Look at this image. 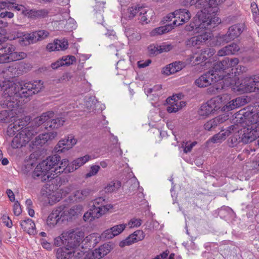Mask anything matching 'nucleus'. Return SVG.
Returning <instances> with one entry per match:
<instances>
[{
    "label": "nucleus",
    "mask_w": 259,
    "mask_h": 259,
    "mask_svg": "<svg viewBox=\"0 0 259 259\" xmlns=\"http://www.w3.org/2000/svg\"><path fill=\"white\" fill-rule=\"evenodd\" d=\"M22 129V127H20V124L17 125V122H13L10 124L7 130V134L10 136H12L15 134V133L17 131Z\"/></svg>",
    "instance_id": "nucleus-46"
},
{
    "label": "nucleus",
    "mask_w": 259,
    "mask_h": 259,
    "mask_svg": "<svg viewBox=\"0 0 259 259\" xmlns=\"http://www.w3.org/2000/svg\"><path fill=\"white\" fill-rule=\"evenodd\" d=\"M223 2V0H204V8L197 12L190 24L186 26V29L189 31L195 30L199 32L200 30L214 28L221 22L219 17L216 16L218 11L217 6Z\"/></svg>",
    "instance_id": "nucleus-2"
},
{
    "label": "nucleus",
    "mask_w": 259,
    "mask_h": 259,
    "mask_svg": "<svg viewBox=\"0 0 259 259\" xmlns=\"http://www.w3.org/2000/svg\"><path fill=\"white\" fill-rule=\"evenodd\" d=\"M17 37L19 38V42L22 46H26L36 42V36L33 32L25 33L22 36H18Z\"/></svg>",
    "instance_id": "nucleus-30"
},
{
    "label": "nucleus",
    "mask_w": 259,
    "mask_h": 259,
    "mask_svg": "<svg viewBox=\"0 0 259 259\" xmlns=\"http://www.w3.org/2000/svg\"><path fill=\"white\" fill-rule=\"evenodd\" d=\"M8 109V108H7ZM15 108L13 110H11L8 108L9 111L4 110L0 112V121L4 123H7L12 121L11 119L13 117L12 116L13 113H11Z\"/></svg>",
    "instance_id": "nucleus-38"
},
{
    "label": "nucleus",
    "mask_w": 259,
    "mask_h": 259,
    "mask_svg": "<svg viewBox=\"0 0 259 259\" xmlns=\"http://www.w3.org/2000/svg\"><path fill=\"white\" fill-rule=\"evenodd\" d=\"M114 237L115 235L113 233V230H111V228L105 230L101 234V238L104 239H110Z\"/></svg>",
    "instance_id": "nucleus-54"
},
{
    "label": "nucleus",
    "mask_w": 259,
    "mask_h": 259,
    "mask_svg": "<svg viewBox=\"0 0 259 259\" xmlns=\"http://www.w3.org/2000/svg\"><path fill=\"white\" fill-rule=\"evenodd\" d=\"M67 218L66 212L63 211V207H59L53 210L48 216L47 224L50 228H52L60 221L63 222Z\"/></svg>",
    "instance_id": "nucleus-14"
},
{
    "label": "nucleus",
    "mask_w": 259,
    "mask_h": 259,
    "mask_svg": "<svg viewBox=\"0 0 259 259\" xmlns=\"http://www.w3.org/2000/svg\"><path fill=\"white\" fill-rule=\"evenodd\" d=\"M157 51L158 53H161L164 52H168L172 49V46L170 44H163L161 45L157 46Z\"/></svg>",
    "instance_id": "nucleus-53"
},
{
    "label": "nucleus",
    "mask_w": 259,
    "mask_h": 259,
    "mask_svg": "<svg viewBox=\"0 0 259 259\" xmlns=\"http://www.w3.org/2000/svg\"><path fill=\"white\" fill-rule=\"evenodd\" d=\"M68 235H69V234L68 233H66V232H63L60 236L54 239V245L56 246H61L62 245H64L65 246H66V238Z\"/></svg>",
    "instance_id": "nucleus-41"
},
{
    "label": "nucleus",
    "mask_w": 259,
    "mask_h": 259,
    "mask_svg": "<svg viewBox=\"0 0 259 259\" xmlns=\"http://www.w3.org/2000/svg\"><path fill=\"white\" fill-rule=\"evenodd\" d=\"M104 257L101 251L99 250V247L94 249L93 251H90L86 254V259H100Z\"/></svg>",
    "instance_id": "nucleus-43"
},
{
    "label": "nucleus",
    "mask_w": 259,
    "mask_h": 259,
    "mask_svg": "<svg viewBox=\"0 0 259 259\" xmlns=\"http://www.w3.org/2000/svg\"><path fill=\"white\" fill-rule=\"evenodd\" d=\"M115 247V245L112 242H109L105 243L101 245L99 247V250L101 251L102 254L104 256L109 253Z\"/></svg>",
    "instance_id": "nucleus-45"
},
{
    "label": "nucleus",
    "mask_w": 259,
    "mask_h": 259,
    "mask_svg": "<svg viewBox=\"0 0 259 259\" xmlns=\"http://www.w3.org/2000/svg\"><path fill=\"white\" fill-rule=\"evenodd\" d=\"M240 50L239 46L234 42L229 45L226 46L220 49L218 52V55L219 56H224L227 55H234Z\"/></svg>",
    "instance_id": "nucleus-25"
},
{
    "label": "nucleus",
    "mask_w": 259,
    "mask_h": 259,
    "mask_svg": "<svg viewBox=\"0 0 259 259\" xmlns=\"http://www.w3.org/2000/svg\"><path fill=\"white\" fill-rule=\"evenodd\" d=\"M33 32L34 35L36 36V42L38 41L45 39L49 35V32L44 30L33 31Z\"/></svg>",
    "instance_id": "nucleus-47"
},
{
    "label": "nucleus",
    "mask_w": 259,
    "mask_h": 259,
    "mask_svg": "<svg viewBox=\"0 0 259 259\" xmlns=\"http://www.w3.org/2000/svg\"><path fill=\"white\" fill-rule=\"evenodd\" d=\"M214 113L213 109L207 101V103L203 104L200 107L198 111V114L201 116H207L209 114Z\"/></svg>",
    "instance_id": "nucleus-39"
},
{
    "label": "nucleus",
    "mask_w": 259,
    "mask_h": 259,
    "mask_svg": "<svg viewBox=\"0 0 259 259\" xmlns=\"http://www.w3.org/2000/svg\"><path fill=\"white\" fill-rule=\"evenodd\" d=\"M57 136V133L55 131L40 134L36 137L34 144L36 145L42 146L48 141L54 139Z\"/></svg>",
    "instance_id": "nucleus-24"
},
{
    "label": "nucleus",
    "mask_w": 259,
    "mask_h": 259,
    "mask_svg": "<svg viewBox=\"0 0 259 259\" xmlns=\"http://www.w3.org/2000/svg\"><path fill=\"white\" fill-rule=\"evenodd\" d=\"M227 116L221 115L209 120L204 125L205 130L210 131L217 127L219 124L224 122L227 119Z\"/></svg>",
    "instance_id": "nucleus-26"
},
{
    "label": "nucleus",
    "mask_w": 259,
    "mask_h": 259,
    "mask_svg": "<svg viewBox=\"0 0 259 259\" xmlns=\"http://www.w3.org/2000/svg\"><path fill=\"white\" fill-rule=\"evenodd\" d=\"M196 143H197L196 142H192L191 144L187 143L185 146H183L184 148V152L186 153L190 152Z\"/></svg>",
    "instance_id": "nucleus-62"
},
{
    "label": "nucleus",
    "mask_w": 259,
    "mask_h": 259,
    "mask_svg": "<svg viewBox=\"0 0 259 259\" xmlns=\"http://www.w3.org/2000/svg\"><path fill=\"white\" fill-rule=\"evenodd\" d=\"M27 54L22 52H16L14 45L4 42L0 39V64L23 59Z\"/></svg>",
    "instance_id": "nucleus-6"
},
{
    "label": "nucleus",
    "mask_w": 259,
    "mask_h": 259,
    "mask_svg": "<svg viewBox=\"0 0 259 259\" xmlns=\"http://www.w3.org/2000/svg\"><path fill=\"white\" fill-rule=\"evenodd\" d=\"M32 14H33V15L35 17H44L48 15V12L45 9H41L34 11Z\"/></svg>",
    "instance_id": "nucleus-57"
},
{
    "label": "nucleus",
    "mask_w": 259,
    "mask_h": 259,
    "mask_svg": "<svg viewBox=\"0 0 259 259\" xmlns=\"http://www.w3.org/2000/svg\"><path fill=\"white\" fill-rule=\"evenodd\" d=\"M61 157L57 154L49 156L43 160L35 167L33 172V177H44L47 176V178H58L59 175L64 174L61 172L56 173L55 170L63 165L60 164L59 167H56L60 161Z\"/></svg>",
    "instance_id": "nucleus-4"
},
{
    "label": "nucleus",
    "mask_w": 259,
    "mask_h": 259,
    "mask_svg": "<svg viewBox=\"0 0 259 259\" xmlns=\"http://www.w3.org/2000/svg\"><path fill=\"white\" fill-rule=\"evenodd\" d=\"M142 222L141 219L134 218L131 219L126 225L127 226H128L130 228L139 227L141 225Z\"/></svg>",
    "instance_id": "nucleus-51"
},
{
    "label": "nucleus",
    "mask_w": 259,
    "mask_h": 259,
    "mask_svg": "<svg viewBox=\"0 0 259 259\" xmlns=\"http://www.w3.org/2000/svg\"><path fill=\"white\" fill-rule=\"evenodd\" d=\"M90 156L86 155L83 157L78 158L70 164H68V160L67 159H62L61 161V164L63 166L56 169L55 172L56 173H60L62 172H64V174L72 172L85 163L90 160Z\"/></svg>",
    "instance_id": "nucleus-9"
},
{
    "label": "nucleus",
    "mask_w": 259,
    "mask_h": 259,
    "mask_svg": "<svg viewBox=\"0 0 259 259\" xmlns=\"http://www.w3.org/2000/svg\"><path fill=\"white\" fill-rule=\"evenodd\" d=\"M63 208V211L66 212L67 218L66 220H67L68 218H71L72 217L77 215L81 213L82 210V206L80 205H76L72 206L68 210L65 209L64 208Z\"/></svg>",
    "instance_id": "nucleus-36"
},
{
    "label": "nucleus",
    "mask_w": 259,
    "mask_h": 259,
    "mask_svg": "<svg viewBox=\"0 0 259 259\" xmlns=\"http://www.w3.org/2000/svg\"><path fill=\"white\" fill-rule=\"evenodd\" d=\"M151 63V60L148 59L146 61H139L138 62L137 64L139 68H145L150 65Z\"/></svg>",
    "instance_id": "nucleus-61"
},
{
    "label": "nucleus",
    "mask_w": 259,
    "mask_h": 259,
    "mask_svg": "<svg viewBox=\"0 0 259 259\" xmlns=\"http://www.w3.org/2000/svg\"><path fill=\"white\" fill-rule=\"evenodd\" d=\"M100 167L98 165H93L91 167L89 172L86 174L87 178L95 176L99 171Z\"/></svg>",
    "instance_id": "nucleus-56"
},
{
    "label": "nucleus",
    "mask_w": 259,
    "mask_h": 259,
    "mask_svg": "<svg viewBox=\"0 0 259 259\" xmlns=\"http://www.w3.org/2000/svg\"><path fill=\"white\" fill-rule=\"evenodd\" d=\"M64 66H69L72 64L75 61V57L73 56H67L63 57L61 59Z\"/></svg>",
    "instance_id": "nucleus-49"
},
{
    "label": "nucleus",
    "mask_w": 259,
    "mask_h": 259,
    "mask_svg": "<svg viewBox=\"0 0 259 259\" xmlns=\"http://www.w3.org/2000/svg\"><path fill=\"white\" fill-rule=\"evenodd\" d=\"M254 82L255 77H246L242 80L241 82L236 86L237 91L242 93H251L254 91Z\"/></svg>",
    "instance_id": "nucleus-20"
},
{
    "label": "nucleus",
    "mask_w": 259,
    "mask_h": 259,
    "mask_svg": "<svg viewBox=\"0 0 259 259\" xmlns=\"http://www.w3.org/2000/svg\"><path fill=\"white\" fill-rule=\"evenodd\" d=\"M209 106H210L213 109V112L218 111L220 109L223 108V98L222 97L218 96L212 98L208 101Z\"/></svg>",
    "instance_id": "nucleus-35"
},
{
    "label": "nucleus",
    "mask_w": 259,
    "mask_h": 259,
    "mask_svg": "<svg viewBox=\"0 0 259 259\" xmlns=\"http://www.w3.org/2000/svg\"><path fill=\"white\" fill-rule=\"evenodd\" d=\"M97 1L96 5L95 6V10L99 11L100 12L103 11V9L104 8L105 3L103 2H101L100 0L98 1V0H96Z\"/></svg>",
    "instance_id": "nucleus-63"
},
{
    "label": "nucleus",
    "mask_w": 259,
    "mask_h": 259,
    "mask_svg": "<svg viewBox=\"0 0 259 259\" xmlns=\"http://www.w3.org/2000/svg\"><path fill=\"white\" fill-rule=\"evenodd\" d=\"M234 120V123L238 125L242 144L251 143L259 137V111L236 114Z\"/></svg>",
    "instance_id": "nucleus-3"
},
{
    "label": "nucleus",
    "mask_w": 259,
    "mask_h": 259,
    "mask_svg": "<svg viewBox=\"0 0 259 259\" xmlns=\"http://www.w3.org/2000/svg\"><path fill=\"white\" fill-rule=\"evenodd\" d=\"M202 56H204L206 57V60L208 58H210L215 53V50L213 49L207 48L201 51Z\"/></svg>",
    "instance_id": "nucleus-55"
},
{
    "label": "nucleus",
    "mask_w": 259,
    "mask_h": 259,
    "mask_svg": "<svg viewBox=\"0 0 259 259\" xmlns=\"http://www.w3.org/2000/svg\"><path fill=\"white\" fill-rule=\"evenodd\" d=\"M206 60V57L202 56L201 53L200 55H191L187 60L190 64L192 65H196Z\"/></svg>",
    "instance_id": "nucleus-40"
},
{
    "label": "nucleus",
    "mask_w": 259,
    "mask_h": 259,
    "mask_svg": "<svg viewBox=\"0 0 259 259\" xmlns=\"http://www.w3.org/2000/svg\"><path fill=\"white\" fill-rule=\"evenodd\" d=\"M18 69L19 65H18L9 66L4 69L1 73L3 74V77L7 79L13 78L18 76L20 74V70H18ZM6 80H7V79Z\"/></svg>",
    "instance_id": "nucleus-28"
},
{
    "label": "nucleus",
    "mask_w": 259,
    "mask_h": 259,
    "mask_svg": "<svg viewBox=\"0 0 259 259\" xmlns=\"http://www.w3.org/2000/svg\"><path fill=\"white\" fill-rule=\"evenodd\" d=\"M82 254V251L76 252L67 246H65L58 249L56 256L57 259H70L73 256L80 257Z\"/></svg>",
    "instance_id": "nucleus-19"
},
{
    "label": "nucleus",
    "mask_w": 259,
    "mask_h": 259,
    "mask_svg": "<svg viewBox=\"0 0 259 259\" xmlns=\"http://www.w3.org/2000/svg\"><path fill=\"white\" fill-rule=\"evenodd\" d=\"M65 120L62 118H56L55 119H51L48 123L46 124L45 128L48 131L53 130H56L62 126Z\"/></svg>",
    "instance_id": "nucleus-33"
},
{
    "label": "nucleus",
    "mask_w": 259,
    "mask_h": 259,
    "mask_svg": "<svg viewBox=\"0 0 259 259\" xmlns=\"http://www.w3.org/2000/svg\"><path fill=\"white\" fill-rule=\"evenodd\" d=\"M93 202L91 208L83 215L85 221L91 222L99 219L113 207L112 204H108L103 197L96 198Z\"/></svg>",
    "instance_id": "nucleus-5"
},
{
    "label": "nucleus",
    "mask_w": 259,
    "mask_h": 259,
    "mask_svg": "<svg viewBox=\"0 0 259 259\" xmlns=\"http://www.w3.org/2000/svg\"><path fill=\"white\" fill-rule=\"evenodd\" d=\"M43 88V82L41 80L15 83L9 80H0V89L4 90L1 106L3 108H8L13 110L18 106V98H29L38 93Z\"/></svg>",
    "instance_id": "nucleus-1"
},
{
    "label": "nucleus",
    "mask_w": 259,
    "mask_h": 259,
    "mask_svg": "<svg viewBox=\"0 0 259 259\" xmlns=\"http://www.w3.org/2000/svg\"><path fill=\"white\" fill-rule=\"evenodd\" d=\"M13 211L16 215H19L21 213L22 210L20 204L18 201L15 202L14 204Z\"/></svg>",
    "instance_id": "nucleus-59"
},
{
    "label": "nucleus",
    "mask_w": 259,
    "mask_h": 259,
    "mask_svg": "<svg viewBox=\"0 0 259 259\" xmlns=\"http://www.w3.org/2000/svg\"><path fill=\"white\" fill-rule=\"evenodd\" d=\"M2 219L3 223L8 227L11 228L12 226V222L8 216L4 215Z\"/></svg>",
    "instance_id": "nucleus-64"
},
{
    "label": "nucleus",
    "mask_w": 259,
    "mask_h": 259,
    "mask_svg": "<svg viewBox=\"0 0 259 259\" xmlns=\"http://www.w3.org/2000/svg\"><path fill=\"white\" fill-rule=\"evenodd\" d=\"M244 29V23H237L229 27L227 32L220 36L219 39L225 43L230 42L237 38Z\"/></svg>",
    "instance_id": "nucleus-11"
},
{
    "label": "nucleus",
    "mask_w": 259,
    "mask_h": 259,
    "mask_svg": "<svg viewBox=\"0 0 259 259\" xmlns=\"http://www.w3.org/2000/svg\"><path fill=\"white\" fill-rule=\"evenodd\" d=\"M91 190L89 189H84L76 191L74 194V197L76 200L81 201L84 199L88 196L90 194Z\"/></svg>",
    "instance_id": "nucleus-42"
},
{
    "label": "nucleus",
    "mask_w": 259,
    "mask_h": 259,
    "mask_svg": "<svg viewBox=\"0 0 259 259\" xmlns=\"http://www.w3.org/2000/svg\"><path fill=\"white\" fill-rule=\"evenodd\" d=\"M152 14V10L139 5H135L128 8L126 16L130 20L135 16H138L141 23H148L150 22Z\"/></svg>",
    "instance_id": "nucleus-8"
},
{
    "label": "nucleus",
    "mask_w": 259,
    "mask_h": 259,
    "mask_svg": "<svg viewBox=\"0 0 259 259\" xmlns=\"http://www.w3.org/2000/svg\"><path fill=\"white\" fill-rule=\"evenodd\" d=\"M239 63V60L237 58L229 59L226 58L222 61H218L213 65V68L216 72H219L221 74L225 70L236 66Z\"/></svg>",
    "instance_id": "nucleus-16"
},
{
    "label": "nucleus",
    "mask_w": 259,
    "mask_h": 259,
    "mask_svg": "<svg viewBox=\"0 0 259 259\" xmlns=\"http://www.w3.org/2000/svg\"><path fill=\"white\" fill-rule=\"evenodd\" d=\"M184 65L180 61L172 63L165 67L163 68V73L167 75L174 74L182 69Z\"/></svg>",
    "instance_id": "nucleus-31"
},
{
    "label": "nucleus",
    "mask_w": 259,
    "mask_h": 259,
    "mask_svg": "<svg viewBox=\"0 0 259 259\" xmlns=\"http://www.w3.org/2000/svg\"><path fill=\"white\" fill-rule=\"evenodd\" d=\"M145 238V234L142 230H137L134 233L130 235L125 240L120 242V247L130 245L134 242L141 241Z\"/></svg>",
    "instance_id": "nucleus-22"
},
{
    "label": "nucleus",
    "mask_w": 259,
    "mask_h": 259,
    "mask_svg": "<svg viewBox=\"0 0 259 259\" xmlns=\"http://www.w3.org/2000/svg\"><path fill=\"white\" fill-rule=\"evenodd\" d=\"M212 34L210 32L205 31L201 34L188 39L186 41V44L188 47H192L202 45L208 39L210 38Z\"/></svg>",
    "instance_id": "nucleus-18"
},
{
    "label": "nucleus",
    "mask_w": 259,
    "mask_h": 259,
    "mask_svg": "<svg viewBox=\"0 0 259 259\" xmlns=\"http://www.w3.org/2000/svg\"><path fill=\"white\" fill-rule=\"evenodd\" d=\"M69 235L66 237V246L78 252V247L79 246L81 240L83 237V233L79 231L73 230L66 231Z\"/></svg>",
    "instance_id": "nucleus-12"
},
{
    "label": "nucleus",
    "mask_w": 259,
    "mask_h": 259,
    "mask_svg": "<svg viewBox=\"0 0 259 259\" xmlns=\"http://www.w3.org/2000/svg\"><path fill=\"white\" fill-rule=\"evenodd\" d=\"M61 179H48L46 184L41 190L40 194L47 198L49 203L58 202L61 198L59 194L58 188L60 187Z\"/></svg>",
    "instance_id": "nucleus-7"
},
{
    "label": "nucleus",
    "mask_w": 259,
    "mask_h": 259,
    "mask_svg": "<svg viewBox=\"0 0 259 259\" xmlns=\"http://www.w3.org/2000/svg\"><path fill=\"white\" fill-rule=\"evenodd\" d=\"M245 103V100L242 97H237L230 101L226 105H224L222 111L224 112L229 111L244 105Z\"/></svg>",
    "instance_id": "nucleus-27"
},
{
    "label": "nucleus",
    "mask_w": 259,
    "mask_h": 259,
    "mask_svg": "<svg viewBox=\"0 0 259 259\" xmlns=\"http://www.w3.org/2000/svg\"><path fill=\"white\" fill-rule=\"evenodd\" d=\"M54 113L53 111H49L43 113L40 116L34 118V122L36 126H39L44 124V126L46 127V124L48 123L51 118L54 117Z\"/></svg>",
    "instance_id": "nucleus-29"
},
{
    "label": "nucleus",
    "mask_w": 259,
    "mask_h": 259,
    "mask_svg": "<svg viewBox=\"0 0 259 259\" xmlns=\"http://www.w3.org/2000/svg\"><path fill=\"white\" fill-rule=\"evenodd\" d=\"M126 226V224H119L111 227V230H113V233L116 236L122 233Z\"/></svg>",
    "instance_id": "nucleus-48"
},
{
    "label": "nucleus",
    "mask_w": 259,
    "mask_h": 259,
    "mask_svg": "<svg viewBox=\"0 0 259 259\" xmlns=\"http://www.w3.org/2000/svg\"><path fill=\"white\" fill-rule=\"evenodd\" d=\"M168 105L166 107L167 111L169 113H176L186 106V103L178 100H176V97L172 96L166 99Z\"/></svg>",
    "instance_id": "nucleus-21"
},
{
    "label": "nucleus",
    "mask_w": 259,
    "mask_h": 259,
    "mask_svg": "<svg viewBox=\"0 0 259 259\" xmlns=\"http://www.w3.org/2000/svg\"><path fill=\"white\" fill-rule=\"evenodd\" d=\"M172 18L176 19L175 11L172 13L168 14L165 17H164L163 18L162 22H163V24H165L166 23H167L168 22L171 21L172 20Z\"/></svg>",
    "instance_id": "nucleus-60"
},
{
    "label": "nucleus",
    "mask_w": 259,
    "mask_h": 259,
    "mask_svg": "<svg viewBox=\"0 0 259 259\" xmlns=\"http://www.w3.org/2000/svg\"><path fill=\"white\" fill-rule=\"evenodd\" d=\"M57 46V43L55 42V40L53 42L48 44L47 46L46 49L49 52L59 51V49H58Z\"/></svg>",
    "instance_id": "nucleus-58"
},
{
    "label": "nucleus",
    "mask_w": 259,
    "mask_h": 259,
    "mask_svg": "<svg viewBox=\"0 0 259 259\" xmlns=\"http://www.w3.org/2000/svg\"><path fill=\"white\" fill-rule=\"evenodd\" d=\"M174 28L172 24H166L163 26L155 28L151 32V35L155 36L156 35H161L170 31Z\"/></svg>",
    "instance_id": "nucleus-37"
},
{
    "label": "nucleus",
    "mask_w": 259,
    "mask_h": 259,
    "mask_svg": "<svg viewBox=\"0 0 259 259\" xmlns=\"http://www.w3.org/2000/svg\"><path fill=\"white\" fill-rule=\"evenodd\" d=\"M224 75L219 72H216L213 67L195 80L196 84L200 88L207 87L217 82L218 80L224 79Z\"/></svg>",
    "instance_id": "nucleus-10"
},
{
    "label": "nucleus",
    "mask_w": 259,
    "mask_h": 259,
    "mask_svg": "<svg viewBox=\"0 0 259 259\" xmlns=\"http://www.w3.org/2000/svg\"><path fill=\"white\" fill-rule=\"evenodd\" d=\"M233 125H236L237 127L236 131H231V134L233 133V135L228 140V145L230 147H234L236 146L239 143L241 142V136L240 134H239L238 125L235 123Z\"/></svg>",
    "instance_id": "nucleus-32"
},
{
    "label": "nucleus",
    "mask_w": 259,
    "mask_h": 259,
    "mask_svg": "<svg viewBox=\"0 0 259 259\" xmlns=\"http://www.w3.org/2000/svg\"><path fill=\"white\" fill-rule=\"evenodd\" d=\"M77 142V140L74 136L70 134L64 139L60 140L55 147V150L57 153H63L72 148Z\"/></svg>",
    "instance_id": "nucleus-15"
},
{
    "label": "nucleus",
    "mask_w": 259,
    "mask_h": 259,
    "mask_svg": "<svg viewBox=\"0 0 259 259\" xmlns=\"http://www.w3.org/2000/svg\"><path fill=\"white\" fill-rule=\"evenodd\" d=\"M55 42L57 43V48L59 50H64L68 48V44L66 39H56Z\"/></svg>",
    "instance_id": "nucleus-50"
},
{
    "label": "nucleus",
    "mask_w": 259,
    "mask_h": 259,
    "mask_svg": "<svg viewBox=\"0 0 259 259\" xmlns=\"http://www.w3.org/2000/svg\"><path fill=\"white\" fill-rule=\"evenodd\" d=\"M176 19L171 23L173 26H178L187 22L191 17L189 10L186 9H180L175 11Z\"/></svg>",
    "instance_id": "nucleus-17"
},
{
    "label": "nucleus",
    "mask_w": 259,
    "mask_h": 259,
    "mask_svg": "<svg viewBox=\"0 0 259 259\" xmlns=\"http://www.w3.org/2000/svg\"><path fill=\"white\" fill-rule=\"evenodd\" d=\"M21 227L24 231L29 234H34L35 233V224L30 219L24 220L20 223Z\"/></svg>",
    "instance_id": "nucleus-34"
},
{
    "label": "nucleus",
    "mask_w": 259,
    "mask_h": 259,
    "mask_svg": "<svg viewBox=\"0 0 259 259\" xmlns=\"http://www.w3.org/2000/svg\"><path fill=\"white\" fill-rule=\"evenodd\" d=\"M231 130L233 131H236V126L231 125L229 126L226 130H222L219 133L213 136L209 141L213 143H220L231 134L232 132Z\"/></svg>",
    "instance_id": "nucleus-23"
},
{
    "label": "nucleus",
    "mask_w": 259,
    "mask_h": 259,
    "mask_svg": "<svg viewBox=\"0 0 259 259\" xmlns=\"http://www.w3.org/2000/svg\"><path fill=\"white\" fill-rule=\"evenodd\" d=\"M190 6H195L197 8H204L205 7L204 0H187Z\"/></svg>",
    "instance_id": "nucleus-52"
},
{
    "label": "nucleus",
    "mask_w": 259,
    "mask_h": 259,
    "mask_svg": "<svg viewBox=\"0 0 259 259\" xmlns=\"http://www.w3.org/2000/svg\"><path fill=\"white\" fill-rule=\"evenodd\" d=\"M31 138V133L28 128H25L15 136L12 141L11 146L14 149L25 146L30 141Z\"/></svg>",
    "instance_id": "nucleus-13"
},
{
    "label": "nucleus",
    "mask_w": 259,
    "mask_h": 259,
    "mask_svg": "<svg viewBox=\"0 0 259 259\" xmlns=\"http://www.w3.org/2000/svg\"><path fill=\"white\" fill-rule=\"evenodd\" d=\"M120 186L121 182L117 180L113 181L105 187V191L106 192L110 193L117 190Z\"/></svg>",
    "instance_id": "nucleus-44"
}]
</instances>
